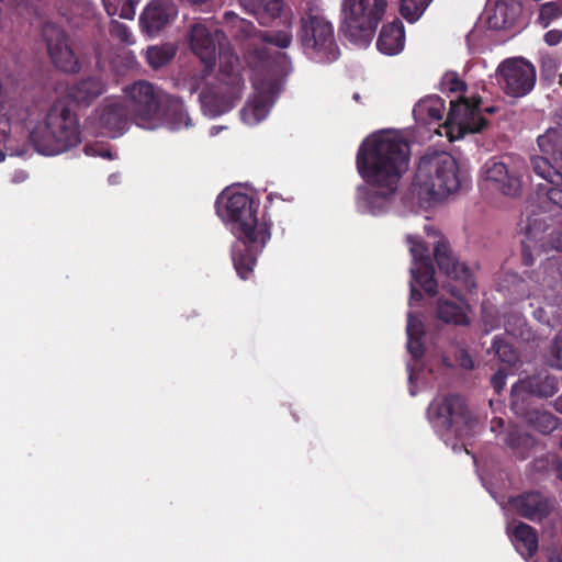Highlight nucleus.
<instances>
[{
	"label": "nucleus",
	"mask_w": 562,
	"mask_h": 562,
	"mask_svg": "<svg viewBox=\"0 0 562 562\" xmlns=\"http://www.w3.org/2000/svg\"><path fill=\"white\" fill-rule=\"evenodd\" d=\"M245 58L249 67L258 72L274 74L288 61L286 54L276 53L272 55L267 47L249 48Z\"/></svg>",
	"instance_id": "26"
},
{
	"label": "nucleus",
	"mask_w": 562,
	"mask_h": 562,
	"mask_svg": "<svg viewBox=\"0 0 562 562\" xmlns=\"http://www.w3.org/2000/svg\"><path fill=\"white\" fill-rule=\"evenodd\" d=\"M432 0H401L400 13L409 23L418 21Z\"/></svg>",
	"instance_id": "39"
},
{
	"label": "nucleus",
	"mask_w": 562,
	"mask_h": 562,
	"mask_svg": "<svg viewBox=\"0 0 562 562\" xmlns=\"http://www.w3.org/2000/svg\"><path fill=\"white\" fill-rule=\"evenodd\" d=\"M126 0H102L103 7L106 11V13L110 16L116 15L119 12L120 7L125 2Z\"/></svg>",
	"instance_id": "52"
},
{
	"label": "nucleus",
	"mask_w": 562,
	"mask_h": 562,
	"mask_svg": "<svg viewBox=\"0 0 562 562\" xmlns=\"http://www.w3.org/2000/svg\"><path fill=\"white\" fill-rule=\"evenodd\" d=\"M558 390V379L546 372L519 379L512 386L510 407H517L521 412L522 405L531 404L532 397H551Z\"/></svg>",
	"instance_id": "14"
},
{
	"label": "nucleus",
	"mask_w": 562,
	"mask_h": 562,
	"mask_svg": "<svg viewBox=\"0 0 562 562\" xmlns=\"http://www.w3.org/2000/svg\"><path fill=\"white\" fill-rule=\"evenodd\" d=\"M512 542L517 552L525 559L533 558L539 548L538 531L526 522H518L512 531Z\"/></svg>",
	"instance_id": "27"
},
{
	"label": "nucleus",
	"mask_w": 562,
	"mask_h": 562,
	"mask_svg": "<svg viewBox=\"0 0 562 562\" xmlns=\"http://www.w3.org/2000/svg\"><path fill=\"white\" fill-rule=\"evenodd\" d=\"M560 447L562 449V436H561V439H560Z\"/></svg>",
	"instance_id": "64"
},
{
	"label": "nucleus",
	"mask_w": 562,
	"mask_h": 562,
	"mask_svg": "<svg viewBox=\"0 0 562 562\" xmlns=\"http://www.w3.org/2000/svg\"><path fill=\"white\" fill-rule=\"evenodd\" d=\"M559 83H560V86H562V74L560 75Z\"/></svg>",
	"instance_id": "62"
},
{
	"label": "nucleus",
	"mask_w": 562,
	"mask_h": 562,
	"mask_svg": "<svg viewBox=\"0 0 562 562\" xmlns=\"http://www.w3.org/2000/svg\"><path fill=\"white\" fill-rule=\"evenodd\" d=\"M116 179H117V176H116V175H114V173H113V175H110V177H109V182L113 184V183H115V182H116Z\"/></svg>",
	"instance_id": "59"
},
{
	"label": "nucleus",
	"mask_w": 562,
	"mask_h": 562,
	"mask_svg": "<svg viewBox=\"0 0 562 562\" xmlns=\"http://www.w3.org/2000/svg\"><path fill=\"white\" fill-rule=\"evenodd\" d=\"M407 349L414 359H420L424 356L423 337H407Z\"/></svg>",
	"instance_id": "45"
},
{
	"label": "nucleus",
	"mask_w": 562,
	"mask_h": 562,
	"mask_svg": "<svg viewBox=\"0 0 562 562\" xmlns=\"http://www.w3.org/2000/svg\"><path fill=\"white\" fill-rule=\"evenodd\" d=\"M544 42L550 46H555L562 41V32L560 30H550L543 36Z\"/></svg>",
	"instance_id": "51"
},
{
	"label": "nucleus",
	"mask_w": 562,
	"mask_h": 562,
	"mask_svg": "<svg viewBox=\"0 0 562 562\" xmlns=\"http://www.w3.org/2000/svg\"><path fill=\"white\" fill-rule=\"evenodd\" d=\"M521 246H522L521 256H522L524 263L526 266H532L533 257H532L531 251H532V249H535L537 247V245H535L533 243H529L527 240H522Z\"/></svg>",
	"instance_id": "48"
},
{
	"label": "nucleus",
	"mask_w": 562,
	"mask_h": 562,
	"mask_svg": "<svg viewBox=\"0 0 562 562\" xmlns=\"http://www.w3.org/2000/svg\"><path fill=\"white\" fill-rule=\"evenodd\" d=\"M226 40L223 31L215 29L212 31L203 23H195L191 25L189 32V44L192 53L200 58L204 65V76H207L213 70L216 63L217 46L220 48L218 57L221 54H234L229 49H223L222 41Z\"/></svg>",
	"instance_id": "13"
},
{
	"label": "nucleus",
	"mask_w": 562,
	"mask_h": 562,
	"mask_svg": "<svg viewBox=\"0 0 562 562\" xmlns=\"http://www.w3.org/2000/svg\"><path fill=\"white\" fill-rule=\"evenodd\" d=\"M460 186L459 167L449 153L427 151L420 157L413 188L422 201H441L458 191Z\"/></svg>",
	"instance_id": "4"
},
{
	"label": "nucleus",
	"mask_w": 562,
	"mask_h": 562,
	"mask_svg": "<svg viewBox=\"0 0 562 562\" xmlns=\"http://www.w3.org/2000/svg\"><path fill=\"white\" fill-rule=\"evenodd\" d=\"M104 92L103 80L98 76H90L70 85L66 97L79 106H89Z\"/></svg>",
	"instance_id": "22"
},
{
	"label": "nucleus",
	"mask_w": 562,
	"mask_h": 562,
	"mask_svg": "<svg viewBox=\"0 0 562 562\" xmlns=\"http://www.w3.org/2000/svg\"><path fill=\"white\" fill-rule=\"evenodd\" d=\"M411 301L419 302L423 299L422 292L411 283Z\"/></svg>",
	"instance_id": "55"
},
{
	"label": "nucleus",
	"mask_w": 562,
	"mask_h": 562,
	"mask_svg": "<svg viewBox=\"0 0 562 562\" xmlns=\"http://www.w3.org/2000/svg\"><path fill=\"white\" fill-rule=\"evenodd\" d=\"M520 232L525 234V239L538 245L543 239L548 228L544 217L540 213H531L526 220L519 222Z\"/></svg>",
	"instance_id": "33"
},
{
	"label": "nucleus",
	"mask_w": 562,
	"mask_h": 562,
	"mask_svg": "<svg viewBox=\"0 0 562 562\" xmlns=\"http://www.w3.org/2000/svg\"><path fill=\"white\" fill-rule=\"evenodd\" d=\"M248 13L255 15L261 25H268L281 15L283 0H238Z\"/></svg>",
	"instance_id": "29"
},
{
	"label": "nucleus",
	"mask_w": 562,
	"mask_h": 562,
	"mask_svg": "<svg viewBox=\"0 0 562 562\" xmlns=\"http://www.w3.org/2000/svg\"><path fill=\"white\" fill-rule=\"evenodd\" d=\"M100 156L101 157H104V158H108V159H112V154L110 150L108 149H104L103 151L100 153Z\"/></svg>",
	"instance_id": "56"
},
{
	"label": "nucleus",
	"mask_w": 562,
	"mask_h": 562,
	"mask_svg": "<svg viewBox=\"0 0 562 562\" xmlns=\"http://www.w3.org/2000/svg\"><path fill=\"white\" fill-rule=\"evenodd\" d=\"M443 288L461 303H456L450 300L439 299L437 302V317L446 324H453L457 326H467L470 324L465 308L468 305L462 300V291L464 289L460 285L445 284Z\"/></svg>",
	"instance_id": "21"
},
{
	"label": "nucleus",
	"mask_w": 562,
	"mask_h": 562,
	"mask_svg": "<svg viewBox=\"0 0 562 562\" xmlns=\"http://www.w3.org/2000/svg\"><path fill=\"white\" fill-rule=\"evenodd\" d=\"M551 241L558 254L548 259V269L557 273L562 281V239H560V236H555L552 237Z\"/></svg>",
	"instance_id": "44"
},
{
	"label": "nucleus",
	"mask_w": 562,
	"mask_h": 562,
	"mask_svg": "<svg viewBox=\"0 0 562 562\" xmlns=\"http://www.w3.org/2000/svg\"><path fill=\"white\" fill-rule=\"evenodd\" d=\"M5 158V155L3 153H0V161H3Z\"/></svg>",
	"instance_id": "60"
},
{
	"label": "nucleus",
	"mask_w": 562,
	"mask_h": 562,
	"mask_svg": "<svg viewBox=\"0 0 562 562\" xmlns=\"http://www.w3.org/2000/svg\"><path fill=\"white\" fill-rule=\"evenodd\" d=\"M504 442L520 460L527 459L535 446L533 437L517 427H513L506 432Z\"/></svg>",
	"instance_id": "31"
},
{
	"label": "nucleus",
	"mask_w": 562,
	"mask_h": 562,
	"mask_svg": "<svg viewBox=\"0 0 562 562\" xmlns=\"http://www.w3.org/2000/svg\"><path fill=\"white\" fill-rule=\"evenodd\" d=\"M542 155H531L529 169L531 172L543 179L546 184H538L537 194L538 196H546V189L555 187L559 182H562V172L552 164L555 162V158L552 155L544 154L541 149Z\"/></svg>",
	"instance_id": "23"
},
{
	"label": "nucleus",
	"mask_w": 562,
	"mask_h": 562,
	"mask_svg": "<svg viewBox=\"0 0 562 562\" xmlns=\"http://www.w3.org/2000/svg\"><path fill=\"white\" fill-rule=\"evenodd\" d=\"M562 16V0H553L540 4L537 23L547 29L550 24Z\"/></svg>",
	"instance_id": "40"
},
{
	"label": "nucleus",
	"mask_w": 562,
	"mask_h": 562,
	"mask_svg": "<svg viewBox=\"0 0 562 562\" xmlns=\"http://www.w3.org/2000/svg\"><path fill=\"white\" fill-rule=\"evenodd\" d=\"M428 414L436 428L451 431L456 436H461L473 422V416L464 400L457 394H449L432 401L428 407Z\"/></svg>",
	"instance_id": "9"
},
{
	"label": "nucleus",
	"mask_w": 562,
	"mask_h": 562,
	"mask_svg": "<svg viewBox=\"0 0 562 562\" xmlns=\"http://www.w3.org/2000/svg\"><path fill=\"white\" fill-rule=\"evenodd\" d=\"M165 101L168 104V111L166 115L177 128L182 126L189 127L192 125L186 106L180 100L166 95Z\"/></svg>",
	"instance_id": "37"
},
{
	"label": "nucleus",
	"mask_w": 562,
	"mask_h": 562,
	"mask_svg": "<svg viewBox=\"0 0 562 562\" xmlns=\"http://www.w3.org/2000/svg\"><path fill=\"white\" fill-rule=\"evenodd\" d=\"M559 404H562V395L558 400Z\"/></svg>",
	"instance_id": "63"
},
{
	"label": "nucleus",
	"mask_w": 562,
	"mask_h": 562,
	"mask_svg": "<svg viewBox=\"0 0 562 562\" xmlns=\"http://www.w3.org/2000/svg\"><path fill=\"white\" fill-rule=\"evenodd\" d=\"M404 42L405 32L403 23L400 20H395L382 26L376 41V47L383 54L395 55L403 49Z\"/></svg>",
	"instance_id": "28"
},
{
	"label": "nucleus",
	"mask_w": 562,
	"mask_h": 562,
	"mask_svg": "<svg viewBox=\"0 0 562 562\" xmlns=\"http://www.w3.org/2000/svg\"><path fill=\"white\" fill-rule=\"evenodd\" d=\"M109 32L112 38L120 41L123 44L131 45L134 43L133 34L130 27L116 20H112L109 25Z\"/></svg>",
	"instance_id": "43"
},
{
	"label": "nucleus",
	"mask_w": 562,
	"mask_h": 562,
	"mask_svg": "<svg viewBox=\"0 0 562 562\" xmlns=\"http://www.w3.org/2000/svg\"><path fill=\"white\" fill-rule=\"evenodd\" d=\"M512 409L541 434H550L559 425V418L552 413L533 408L531 404L522 405L521 412L517 407H512Z\"/></svg>",
	"instance_id": "30"
},
{
	"label": "nucleus",
	"mask_w": 562,
	"mask_h": 562,
	"mask_svg": "<svg viewBox=\"0 0 562 562\" xmlns=\"http://www.w3.org/2000/svg\"><path fill=\"white\" fill-rule=\"evenodd\" d=\"M449 79V91L451 92H460L465 90V82L457 77V75H451L448 77Z\"/></svg>",
	"instance_id": "53"
},
{
	"label": "nucleus",
	"mask_w": 562,
	"mask_h": 562,
	"mask_svg": "<svg viewBox=\"0 0 562 562\" xmlns=\"http://www.w3.org/2000/svg\"><path fill=\"white\" fill-rule=\"evenodd\" d=\"M386 7L387 0H344L340 32L352 43H369Z\"/></svg>",
	"instance_id": "6"
},
{
	"label": "nucleus",
	"mask_w": 562,
	"mask_h": 562,
	"mask_svg": "<svg viewBox=\"0 0 562 562\" xmlns=\"http://www.w3.org/2000/svg\"><path fill=\"white\" fill-rule=\"evenodd\" d=\"M100 125L110 132L122 133L134 121L123 100L108 101L100 113Z\"/></svg>",
	"instance_id": "24"
},
{
	"label": "nucleus",
	"mask_w": 562,
	"mask_h": 562,
	"mask_svg": "<svg viewBox=\"0 0 562 562\" xmlns=\"http://www.w3.org/2000/svg\"><path fill=\"white\" fill-rule=\"evenodd\" d=\"M484 186L507 196H517L521 192V180L517 171L497 157L486 160L482 167Z\"/></svg>",
	"instance_id": "15"
},
{
	"label": "nucleus",
	"mask_w": 562,
	"mask_h": 562,
	"mask_svg": "<svg viewBox=\"0 0 562 562\" xmlns=\"http://www.w3.org/2000/svg\"><path fill=\"white\" fill-rule=\"evenodd\" d=\"M138 0H126L119 9L116 13L120 18L126 20H133L136 14V4Z\"/></svg>",
	"instance_id": "47"
},
{
	"label": "nucleus",
	"mask_w": 562,
	"mask_h": 562,
	"mask_svg": "<svg viewBox=\"0 0 562 562\" xmlns=\"http://www.w3.org/2000/svg\"><path fill=\"white\" fill-rule=\"evenodd\" d=\"M560 63L557 57L550 54H542L539 59L540 76L543 80L554 79Z\"/></svg>",
	"instance_id": "42"
},
{
	"label": "nucleus",
	"mask_w": 562,
	"mask_h": 562,
	"mask_svg": "<svg viewBox=\"0 0 562 562\" xmlns=\"http://www.w3.org/2000/svg\"><path fill=\"white\" fill-rule=\"evenodd\" d=\"M126 105L136 122H146L156 117L165 102L166 95L153 83L138 80L124 89Z\"/></svg>",
	"instance_id": "11"
},
{
	"label": "nucleus",
	"mask_w": 562,
	"mask_h": 562,
	"mask_svg": "<svg viewBox=\"0 0 562 562\" xmlns=\"http://www.w3.org/2000/svg\"><path fill=\"white\" fill-rule=\"evenodd\" d=\"M217 81V87H207L200 94L203 110L212 116L231 111L240 99L243 77L236 54H221Z\"/></svg>",
	"instance_id": "5"
},
{
	"label": "nucleus",
	"mask_w": 562,
	"mask_h": 562,
	"mask_svg": "<svg viewBox=\"0 0 562 562\" xmlns=\"http://www.w3.org/2000/svg\"><path fill=\"white\" fill-rule=\"evenodd\" d=\"M504 328L505 331L514 338L524 341H529L533 338V333L521 313H506L504 316Z\"/></svg>",
	"instance_id": "34"
},
{
	"label": "nucleus",
	"mask_w": 562,
	"mask_h": 562,
	"mask_svg": "<svg viewBox=\"0 0 562 562\" xmlns=\"http://www.w3.org/2000/svg\"><path fill=\"white\" fill-rule=\"evenodd\" d=\"M445 111V100L438 95L428 97L420 100L415 109V114H426L432 122L442 120Z\"/></svg>",
	"instance_id": "36"
},
{
	"label": "nucleus",
	"mask_w": 562,
	"mask_h": 562,
	"mask_svg": "<svg viewBox=\"0 0 562 562\" xmlns=\"http://www.w3.org/2000/svg\"><path fill=\"white\" fill-rule=\"evenodd\" d=\"M0 1L3 2V3L9 2L11 4H14L16 8L22 5V2H20L19 0H0Z\"/></svg>",
	"instance_id": "57"
},
{
	"label": "nucleus",
	"mask_w": 562,
	"mask_h": 562,
	"mask_svg": "<svg viewBox=\"0 0 562 562\" xmlns=\"http://www.w3.org/2000/svg\"><path fill=\"white\" fill-rule=\"evenodd\" d=\"M175 55L176 50L172 46H150L146 52V60L151 68L158 69L169 64Z\"/></svg>",
	"instance_id": "38"
},
{
	"label": "nucleus",
	"mask_w": 562,
	"mask_h": 562,
	"mask_svg": "<svg viewBox=\"0 0 562 562\" xmlns=\"http://www.w3.org/2000/svg\"><path fill=\"white\" fill-rule=\"evenodd\" d=\"M497 110L495 105H484L482 97L476 94L450 101V109L443 124L447 136L454 140L467 134L482 132L488 124L484 114H494Z\"/></svg>",
	"instance_id": "8"
},
{
	"label": "nucleus",
	"mask_w": 562,
	"mask_h": 562,
	"mask_svg": "<svg viewBox=\"0 0 562 562\" xmlns=\"http://www.w3.org/2000/svg\"><path fill=\"white\" fill-rule=\"evenodd\" d=\"M178 9L172 0H151L139 16V27L149 37L160 34L177 18Z\"/></svg>",
	"instance_id": "17"
},
{
	"label": "nucleus",
	"mask_w": 562,
	"mask_h": 562,
	"mask_svg": "<svg viewBox=\"0 0 562 562\" xmlns=\"http://www.w3.org/2000/svg\"><path fill=\"white\" fill-rule=\"evenodd\" d=\"M257 40L273 45L278 48H288L292 43L291 20L284 19V26L281 30L259 31Z\"/></svg>",
	"instance_id": "35"
},
{
	"label": "nucleus",
	"mask_w": 562,
	"mask_h": 562,
	"mask_svg": "<svg viewBox=\"0 0 562 562\" xmlns=\"http://www.w3.org/2000/svg\"><path fill=\"white\" fill-rule=\"evenodd\" d=\"M262 215L258 216L259 203L247 193L233 192L227 196L218 215L231 225L237 238L232 249L234 268L243 280H248L257 265V258L271 238L272 195L267 196Z\"/></svg>",
	"instance_id": "2"
},
{
	"label": "nucleus",
	"mask_w": 562,
	"mask_h": 562,
	"mask_svg": "<svg viewBox=\"0 0 562 562\" xmlns=\"http://www.w3.org/2000/svg\"><path fill=\"white\" fill-rule=\"evenodd\" d=\"M512 508L522 518L541 522L554 509V499L538 491L524 492L509 498Z\"/></svg>",
	"instance_id": "18"
},
{
	"label": "nucleus",
	"mask_w": 562,
	"mask_h": 562,
	"mask_svg": "<svg viewBox=\"0 0 562 562\" xmlns=\"http://www.w3.org/2000/svg\"><path fill=\"white\" fill-rule=\"evenodd\" d=\"M495 79L505 94L521 98L536 85V68L524 58H508L498 65Z\"/></svg>",
	"instance_id": "10"
},
{
	"label": "nucleus",
	"mask_w": 562,
	"mask_h": 562,
	"mask_svg": "<svg viewBox=\"0 0 562 562\" xmlns=\"http://www.w3.org/2000/svg\"><path fill=\"white\" fill-rule=\"evenodd\" d=\"M42 40L54 66L65 74H77L81 69V63L70 45V38L66 31L53 22L44 23Z\"/></svg>",
	"instance_id": "12"
},
{
	"label": "nucleus",
	"mask_w": 562,
	"mask_h": 562,
	"mask_svg": "<svg viewBox=\"0 0 562 562\" xmlns=\"http://www.w3.org/2000/svg\"><path fill=\"white\" fill-rule=\"evenodd\" d=\"M550 562H562V558L559 555L550 557Z\"/></svg>",
	"instance_id": "58"
},
{
	"label": "nucleus",
	"mask_w": 562,
	"mask_h": 562,
	"mask_svg": "<svg viewBox=\"0 0 562 562\" xmlns=\"http://www.w3.org/2000/svg\"><path fill=\"white\" fill-rule=\"evenodd\" d=\"M411 147L389 132L373 133L362 140L356 155V168L363 180L357 188L358 206L376 214L395 196L408 169Z\"/></svg>",
	"instance_id": "1"
},
{
	"label": "nucleus",
	"mask_w": 562,
	"mask_h": 562,
	"mask_svg": "<svg viewBox=\"0 0 562 562\" xmlns=\"http://www.w3.org/2000/svg\"><path fill=\"white\" fill-rule=\"evenodd\" d=\"M551 352L554 358V364L559 369H562V337L554 339Z\"/></svg>",
	"instance_id": "49"
},
{
	"label": "nucleus",
	"mask_w": 562,
	"mask_h": 562,
	"mask_svg": "<svg viewBox=\"0 0 562 562\" xmlns=\"http://www.w3.org/2000/svg\"><path fill=\"white\" fill-rule=\"evenodd\" d=\"M492 386L497 393H501V391L504 389L506 384V373L503 370H497L492 379H491Z\"/></svg>",
	"instance_id": "50"
},
{
	"label": "nucleus",
	"mask_w": 562,
	"mask_h": 562,
	"mask_svg": "<svg viewBox=\"0 0 562 562\" xmlns=\"http://www.w3.org/2000/svg\"><path fill=\"white\" fill-rule=\"evenodd\" d=\"M407 337H423V323L414 317L411 313L407 316V326H406Z\"/></svg>",
	"instance_id": "46"
},
{
	"label": "nucleus",
	"mask_w": 562,
	"mask_h": 562,
	"mask_svg": "<svg viewBox=\"0 0 562 562\" xmlns=\"http://www.w3.org/2000/svg\"><path fill=\"white\" fill-rule=\"evenodd\" d=\"M225 25L228 27L231 35L236 40L257 38V30L252 22L238 16L233 11H226L223 15Z\"/></svg>",
	"instance_id": "32"
},
{
	"label": "nucleus",
	"mask_w": 562,
	"mask_h": 562,
	"mask_svg": "<svg viewBox=\"0 0 562 562\" xmlns=\"http://www.w3.org/2000/svg\"><path fill=\"white\" fill-rule=\"evenodd\" d=\"M35 150L54 156L76 147L81 143L79 119L65 100L55 101L49 108L44 123L37 124L30 134Z\"/></svg>",
	"instance_id": "3"
},
{
	"label": "nucleus",
	"mask_w": 562,
	"mask_h": 562,
	"mask_svg": "<svg viewBox=\"0 0 562 562\" xmlns=\"http://www.w3.org/2000/svg\"><path fill=\"white\" fill-rule=\"evenodd\" d=\"M461 366L465 369L473 368V360L470 357V355L465 351H462V355H461Z\"/></svg>",
	"instance_id": "54"
},
{
	"label": "nucleus",
	"mask_w": 562,
	"mask_h": 562,
	"mask_svg": "<svg viewBox=\"0 0 562 562\" xmlns=\"http://www.w3.org/2000/svg\"><path fill=\"white\" fill-rule=\"evenodd\" d=\"M257 90L258 95L240 111L241 120L248 125L258 124L267 117L278 94L279 83L276 79L267 82V85L262 82L261 87H257Z\"/></svg>",
	"instance_id": "20"
},
{
	"label": "nucleus",
	"mask_w": 562,
	"mask_h": 562,
	"mask_svg": "<svg viewBox=\"0 0 562 562\" xmlns=\"http://www.w3.org/2000/svg\"><path fill=\"white\" fill-rule=\"evenodd\" d=\"M521 14V4L516 0H496L487 15V24L492 30H507L515 25Z\"/></svg>",
	"instance_id": "25"
},
{
	"label": "nucleus",
	"mask_w": 562,
	"mask_h": 562,
	"mask_svg": "<svg viewBox=\"0 0 562 562\" xmlns=\"http://www.w3.org/2000/svg\"><path fill=\"white\" fill-rule=\"evenodd\" d=\"M434 258L439 271L464 291H471L476 286L471 269L456 258L446 238L441 237L435 244Z\"/></svg>",
	"instance_id": "16"
},
{
	"label": "nucleus",
	"mask_w": 562,
	"mask_h": 562,
	"mask_svg": "<svg viewBox=\"0 0 562 562\" xmlns=\"http://www.w3.org/2000/svg\"><path fill=\"white\" fill-rule=\"evenodd\" d=\"M407 241L415 263V267L411 269L412 278L428 295L434 296L437 293L438 284L435 280V269L429 249L424 243L412 236L407 237Z\"/></svg>",
	"instance_id": "19"
},
{
	"label": "nucleus",
	"mask_w": 562,
	"mask_h": 562,
	"mask_svg": "<svg viewBox=\"0 0 562 562\" xmlns=\"http://www.w3.org/2000/svg\"><path fill=\"white\" fill-rule=\"evenodd\" d=\"M353 99L358 101V100L360 99L359 93H355V94H353Z\"/></svg>",
	"instance_id": "61"
},
{
	"label": "nucleus",
	"mask_w": 562,
	"mask_h": 562,
	"mask_svg": "<svg viewBox=\"0 0 562 562\" xmlns=\"http://www.w3.org/2000/svg\"><path fill=\"white\" fill-rule=\"evenodd\" d=\"M297 37L305 54L318 63H333L340 55L333 24L312 10L301 18Z\"/></svg>",
	"instance_id": "7"
},
{
	"label": "nucleus",
	"mask_w": 562,
	"mask_h": 562,
	"mask_svg": "<svg viewBox=\"0 0 562 562\" xmlns=\"http://www.w3.org/2000/svg\"><path fill=\"white\" fill-rule=\"evenodd\" d=\"M491 349L495 356H497V358L504 363L513 366L518 360L514 347L499 336L494 337Z\"/></svg>",
	"instance_id": "41"
}]
</instances>
